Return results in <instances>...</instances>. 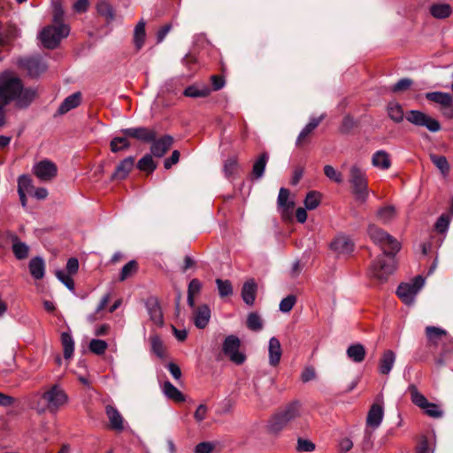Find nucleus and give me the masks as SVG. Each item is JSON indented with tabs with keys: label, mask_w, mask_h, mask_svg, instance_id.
Wrapping results in <instances>:
<instances>
[{
	"label": "nucleus",
	"mask_w": 453,
	"mask_h": 453,
	"mask_svg": "<svg viewBox=\"0 0 453 453\" xmlns=\"http://www.w3.org/2000/svg\"><path fill=\"white\" fill-rule=\"evenodd\" d=\"M384 417V409L381 404L374 403L371 406L366 417L365 435L371 436L381 424Z\"/></svg>",
	"instance_id": "nucleus-10"
},
{
	"label": "nucleus",
	"mask_w": 453,
	"mask_h": 453,
	"mask_svg": "<svg viewBox=\"0 0 453 453\" xmlns=\"http://www.w3.org/2000/svg\"><path fill=\"white\" fill-rule=\"evenodd\" d=\"M216 285L221 297H226L233 294V287L230 280L217 279Z\"/></svg>",
	"instance_id": "nucleus-47"
},
{
	"label": "nucleus",
	"mask_w": 453,
	"mask_h": 453,
	"mask_svg": "<svg viewBox=\"0 0 453 453\" xmlns=\"http://www.w3.org/2000/svg\"><path fill=\"white\" fill-rule=\"evenodd\" d=\"M429 12L434 18L443 19L451 15L452 8L446 3L434 4L430 6Z\"/></svg>",
	"instance_id": "nucleus-25"
},
{
	"label": "nucleus",
	"mask_w": 453,
	"mask_h": 453,
	"mask_svg": "<svg viewBox=\"0 0 453 453\" xmlns=\"http://www.w3.org/2000/svg\"><path fill=\"white\" fill-rule=\"evenodd\" d=\"M29 272L35 280H41L45 274V263L41 257H33L28 265Z\"/></svg>",
	"instance_id": "nucleus-23"
},
{
	"label": "nucleus",
	"mask_w": 453,
	"mask_h": 453,
	"mask_svg": "<svg viewBox=\"0 0 453 453\" xmlns=\"http://www.w3.org/2000/svg\"><path fill=\"white\" fill-rule=\"evenodd\" d=\"M173 139L170 135H164L158 140L152 141L150 147L151 154L157 157H162L171 148Z\"/></svg>",
	"instance_id": "nucleus-14"
},
{
	"label": "nucleus",
	"mask_w": 453,
	"mask_h": 453,
	"mask_svg": "<svg viewBox=\"0 0 453 453\" xmlns=\"http://www.w3.org/2000/svg\"><path fill=\"white\" fill-rule=\"evenodd\" d=\"M53 7V26H66L64 23V10L59 2L52 0Z\"/></svg>",
	"instance_id": "nucleus-42"
},
{
	"label": "nucleus",
	"mask_w": 453,
	"mask_h": 453,
	"mask_svg": "<svg viewBox=\"0 0 453 453\" xmlns=\"http://www.w3.org/2000/svg\"><path fill=\"white\" fill-rule=\"evenodd\" d=\"M296 449L298 451L311 452L315 449V444L309 440L299 438Z\"/></svg>",
	"instance_id": "nucleus-60"
},
{
	"label": "nucleus",
	"mask_w": 453,
	"mask_h": 453,
	"mask_svg": "<svg viewBox=\"0 0 453 453\" xmlns=\"http://www.w3.org/2000/svg\"><path fill=\"white\" fill-rule=\"evenodd\" d=\"M134 165V157L130 156L120 161L117 165L116 170L111 175L113 180H123L125 179L130 171L133 169Z\"/></svg>",
	"instance_id": "nucleus-20"
},
{
	"label": "nucleus",
	"mask_w": 453,
	"mask_h": 453,
	"mask_svg": "<svg viewBox=\"0 0 453 453\" xmlns=\"http://www.w3.org/2000/svg\"><path fill=\"white\" fill-rule=\"evenodd\" d=\"M426 334L429 342L437 343V341L447 334V332L437 326H428L426 327Z\"/></svg>",
	"instance_id": "nucleus-41"
},
{
	"label": "nucleus",
	"mask_w": 453,
	"mask_h": 453,
	"mask_svg": "<svg viewBox=\"0 0 453 453\" xmlns=\"http://www.w3.org/2000/svg\"><path fill=\"white\" fill-rule=\"evenodd\" d=\"M107 342L100 339H92L88 346L89 350L96 355H103L107 349Z\"/></svg>",
	"instance_id": "nucleus-48"
},
{
	"label": "nucleus",
	"mask_w": 453,
	"mask_h": 453,
	"mask_svg": "<svg viewBox=\"0 0 453 453\" xmlns=\"http://www.w3.org/2000/svg\"><path fill=\"white\" fill-rule=\"evenodd\" d=\"M372 165L380 170H388L391 166L389 154L384 150H377L372 157Z\"/></svg>",
	"instance_id": "nucleus-21"
},
{
	"label": "nucleus",
	"mask_w": 453,
	"mask_h": 453,
	"mask_svg": "<svg viewBox=\"0 0 453 453\" xmlns=\"http://www.w3.org/2000/svg\"><path fill=\"white\" fill-rule=\"evenodd\" d=\"M424 412L432 418H441L443 414L440 407L434 403H427L426 407L422 409Z\"/></svg>",
	"instance_id": "nucleus-58"
},
{
	"label": "nucleus",
	"mask_w": 453,
	"mask_h": 453,
	"mask_svg": "<svg viewBox=\"0 0 453 453\" xmlns=\"http://www.w3.org/2000/svg\"><path fill=\"white\" fill-rule=\"evenodd\" d=\"M368 234L371 240L378 245L383 252L370 265L368 275L370 278L382 283L388 279L389 275H391L396 268L395 257L400 250L401 244L394 236L375 225L369 226Z\"/></svg>",
	"instance_id": "nucleus-1"
},
{
	"label": "nucleus",
	"mask_w": 453,
	"mask_h": 453,
	"mask_svg": "<svg viewBox=\"0 0 453 453\" xmlns=\"http://www.w3.org/2000/svg\"><path fill=\"white\" fill-rule=\"evenodd\" d=\"M241 341L234 335L226 336L222 346L224 354L236 365H242L246 359L244 354L239 351Z\"/></svg>",
	"instance_id": "nucleus-8"
},
{
	"label": "nucleus",
	"mask_w": 453,
	"mask_h": 453,
	"mask_svg": "<svg viewBox=\"0 0 453 453\" xmlns=\"http://www.w3.org/2000/svg\"><path fill=\"white\" fill-rule=\"evenodd\" d=\"M430 159L443 174L448 173L449 165L444 156L432 154Z\"/></svg>",
	"instance_id": "nucleus-49"
},
{
	"label": "nucleus",
	"mask_w": 453,
	"mask_h": 453,
	"mask_svg": "<svg viewBox=\"0 0 453 453\" xmlns=\"http://www.w3.org/2000/svg\"><path fill=\"white\" fill-rule=\"evenodd\" d=\"M257 285L254 280L246 281L242 288V297L248 305H253L256 298Z\"/></svg>",
	"instance_id": "nucleus-26"
},
{
	"label": "nucleus",
	"mask_w": 453,
	"mask_h": 453,
	"mask_svg": "<svg viewBox=\"0 0 453 453\" xmlns=\"http://www.w3.org/2000/svg\"><path fill=\"white\" fill-rule=\"evenodd\" d=\"M79 270V261L75 257H71L66 263V271L68 274H75Z\"/></svg>",
	"instance_id": "nucleus-63"
},
{
	"label": "nucleus",
	"mask_w": 453,
	"mask_h": 453,
	"mask_svg": "<svg viewBox=\"0 0 453 453\" xmlns=\"http://www.w3.org/2000/svg\"><path fill=\"white\" fill-rule=\"evenodd\" d=\"M8 237L12 241V250L15 257L19 260L27 258L29 253L28 245L21 242L15 234L10 233Z\"/></svg>",
	"instance_id": "nucleus-17"
},
{
	"label": "nucleus",
	"mask_w": 453,
	"mask_h": 453,
	"mask_svg": "<svg viewBox=\"0 0 453 453\" xmlns=\"http://www.w3.org/2000/svg\"><path fill=\"white\" fill-rule=\"evenodd\" d=\"M145 21L142 19L137 23L134 30V43L136 50H139L142 48L145 42Z\"/></svg>",
	"instance_id": "nucleus-31"
},
{
	"label": "nucleus",
	"mask_w": 453,
	"mask_h": 453,
	"mask_svg": "<svg viewBox=\"0 0 453 453\" xmlns=\"http://www.w3.org/2000/svg\"><path fill=\"white\" fill-rule=\"evenodd\" d=\"M42 399L46 402L47 409L55 413L67 403L68 396L59 385H53L42 393Z\"/></svg>",
	"instance_id": "nucleus-6"
},
{
	"label": "nucleus",
	"mask_w": 453,
	"mask_h": 453,
	"mask_svg": "<svg viewBox=\"0 0 453 453\" xmlns=\"http://www.w3.org/2000/svg\"><path fill=\"white\" fill-rule=\"evenodd\" d=\"M424 284L425 279L418 275L411 282L400 284L397 288L396 294L404 303L411 305L414 303L415 297L423 288Z\"/></svg>",
	"instance_id": "nucleus-5"
},
{
	"label": "nucleus",
	"mask_w": 453,
	"mask_h": 453,
	"mask_svg": "<svg viewBox=\"0 0 453 453\" xmlns=\"http://www.w3.org/2000/svg\"><path fill=\"white\" fill-rule=\"evenodd\" d=\"M36 96V88H24L21 80L13 73L5 71L0 74V102L4 104L14 102L17 108L26 109Z\"/></svg>",
	"instance_id": "nucleus-2"
},
{
	"label": "nucleus",
	"mask_w": 453,
	"mask_h": 453,
	"mask_svg": "<svg viewBox=\"0 0 453 453\" xmlns=\"http://www.w3.org/2000/svg\"><path fill=\"white\" fill-rule=\"evenodd\" d=\"M211 319V310L208 305L203 304L194 311L193 321L197 328L203 329Z\"/></svg>",
	"instance_id": "nucleus-19"
},
{
	"label": "nucleus",
	"mask_w": 453,
	"mask_h": 453,
	"mask_svg": "<svg viewBox=\"0 0 453 453\" xmlns=\"http://www.w3.org/2000/svg\"><path fill=\"white\" fill-rule=\"evenodd\" d=\"M323 119L324 115L311 119L310 122L300 132L296 139V144H301L302 142L319 125Z\"/></svg>",
	"instance_id": "nucleus-32"
},
{
	"label": "nucleus",
	"mask_w": 453,
	"mask_h": 453,
	"mask_svg": "<svg viewBox=\"0 0 453 453\" xmlns=\"http://www.w3.org/2000/svg\"><path fill=\"white\" fill-rule=\"evenodd\" d=\"M288 422H287L278 412L270 419L268 430L271 434H278L288 426Z\"/></svg>",
	"instance_id": "nucleus-34"
},
{
	"label": "nucleus",
	"mask_w": 453,
	"mask_h": 453,
	"mask_svg": "<svg viewBox=\"0 0 453 453\" xmlns=\"http://www.w3.org/2000/svg\"><path fill=\"white\" fill-rule=\"evenodd\" d=\"M127 136L125 137H114L111 142V150L114 153L119 152L123 150H127L130 147V142L127 139Z\"/></svg>",
	"instance_id": "nucleus-44"
},
{
	"label": "nucleus",
	"mask_w": 453,
	"mask_h": 453,
	"mask_svg": "<svg viewBox=\"0 0 453 453\" xmlns=\"http://www.w3.org/2000/svg\"><path fill=\"white\" fill-rule=\"evenodd\" d=\"M211 92V89L206 85H191L185 88L183 94L188 97L198 98L206 97Z\"/></svg>",
	"instance_id": "nucleus-27"
},
{
	"label": "nucleus",
	"mask_w": 453,
	"mask_h": 453,
	"mask_svg": "<svg viewBox=\"0 0 453 453\" xmlns=\"http://www.w3.org/2000/svg\"><path fill=\"white\" fill-rule=\"evenodd\" d=\"M405 118L415 126L426 127L430 132H438L441 129V124L438 120L420 111L411 110L407 112Z\"/></svg>",
	"instance_id": "nucleus-7"
},
{
	"label": "nucleus",
	"mask_w": 453,
	"mask_h": 453,
	"mask_svg": "<svg viewBox=\"0 0 453 453\" xmlns=\"http://www.w3.org/2000/svg\"><path fill=\"white\" fill-rule=\"evenodd\" d=\"M247 326L252 331H260L263 328L260 316L256 312L250 313L247 318Z\"/></svg>",
	"instance_id": "nucleus-45"
},
{
	"label": "nucleus",
	"mask_w": 453,
	"mask_h": 453,
	"mask_svg": "<svg viewBox=\"0 0 453 453\" xmlns=\"http://www.w3.org/2000/svg\"><path fill=\"white\" fill-rule=\"evenodd\" d=\"M388 117L395 123H400L403 120L404 113L403 107L396 102H390L387 107Z\"/></svg>",
	"instance_id": "nucleus-35"
},
{
	"label": "nucleus",
	"mask_w": 453,
	"mask_h": 453,
	"mask_svg": "<svg viewBox=\"0 0 453 453\" xmlns=\"http://www.w3.org/2000/svg\"><path fill=\"white\" fill-rule=\"evenodd\" d=\"M201 288V282L197 279H193L188 284V294L195 296L200 292Z\"/></svg>",
	"instance_id": "nucleus-62"
},
{
	"label": "nucleus",
	"mask_w": 453,
	"mask_h": 453,
	"mask_svg": "<svg viewBox=\"0 0 453 453\" xmlns=\"http://www.w3.org/2000/svg\"><path fill=\"white\" fill-rule=\"evenodd\" d=\"M452 214H442L439 217L435 223V230L439 233L444 234L448 231L451 220Z\"/></svg>",
	"instance_id": "nucleus-50"
},
{
	"label": "nucleus",
	"mask_w": 453,
	"mask_h": 453,
	"mask_svg": "<svg viewBox=\"0 0 453 453\" xmlns=\"http://www.w3.org/2000/svg\"><path fill=\"white\" fill-rule=\"evenodd\" d=\"M268 158V154L265 152L255 161L252 167V174L255 178L260 179L263 177Z\"/></svg>",
	"instance_id": "nucleus-37"
},
{
	"label": "nucleus",
	"mask_w": 453,
	"mask_h": 453,
	"mask_svg": "<svg viewBox=\"0 0 453 453\" xmlns=\"http://www.w3.org/2000/svg\"><path fill=\"white\" fill-rule=\"evenodd\" d=\"M395 354L388 349V350H386L380 360V364H379V371L381 374H385V375H388L394 365H395Z\"/></svg>",
	"instance_id": "nucleus-22"
},
{
	"label": "nucleus",
	"mask_w": 453,
	"mask_h": 453,
	"mask_svg": "<svg viewBox=\"0 0 453 453\" xmlns=\"http://www.w3.org/2000/svg\"><path fill=\"white\" fill-rule=\"evenodd\" d=\"M81 101V94L80 92H75L69 96H67L63 103L60 104L58 111L59 114H65L69 111L76 108Z\"/></svg>",
	"instance_id": "nucleus-24"
},
{
	"label": "nucleus",
	"mask_w": 453,
	"mask_h": 453,
	"mask_svg": "<svg viewBox=\"0 0 453 453\" xmlns=\"http://www.w3.org/2000/svg\"><path fill=\"white\" fill-rule=\"evenodd\" d=\"M213 449V445L211 442H200L195 448V453H211Z\"/></svg>",
	"instance_id": "nucleus-64"
},
{
	"label": "nucleus",
	"mask_w": 453,
	"mask_h": 453,
	"mask_svg": "<svg viewBox=\"0 0 453 453\" xmlns=\"http://www.w3.org/2000/svg\"><path fill=\"white\" fill-rule=\"evenodd\" d=\"M32 172L41 181H50L57 176L58 167L52 161L43 159L34 165Z\"/></svg>",
	"instance_id": "nucleus-9"
},
{
	"label": "nucleus",
	"mask_w": 453,
	"mask_h": 453,
	"mask_svg": "<svg viewBox=\"0 0 453 453\" xmlns=\"http://www.w3.org/2000/svg\"><path fill=\"white\" fill-rule=\"evenodd\" d=\"M61 342L63 345L64 357L65 359L70 358L74 350V342L69 333H62Z\"/></svg>",
	"instance_id": "nucleus-38"
},
{
	"label": "nucleus",
	"mask_w": 453,
	"mask_h": 453,
	"mask_svg": "<svg viewBox=\"0 0 453 453\" xmlns=\"http://www.w3.org/2000/svg\"><path fill=\"white\" fill-rule=\"evenodd\" d=\"M238 167V162L236 157H229L225 161L224 173L227 178L233 176Z\"/></svg>",
	"instance_id": "nucleus-57"
},
{
	"label": "nucleus",
	"mask_w": 453,
	"mask_h": 453,
	"mask_svg": "<svg viewBox=\"0 0 453 453\" xmlns=\"http://www.w3.org/2000/svg\"><path fill=\"white\" fill-rule=\"evenodd\" d=\"M137 167L141 171L148 172L150 173L157 168V165L155 164L152 156L147 154L138 161Z\"/></svg>",
	"instance_id": "nucleus-43"
},
{
	"label": "nucleus",
	"mask_w": 453,
	"mask_h": 453,
	"mask_svg": "<svg viewBox=\"0 0 453 453\" xmlns=\"http://www.w3.org/2000/svg\"><path fill=\"white\" fill-rule=\"evenodd\" d=\"M282 355L281 345L276 337H272L268 342V361L271 366H277L280 364Z\"/></svg>",
	"instance_id": "nucleus-16"
},
{
	"label": "nucleus",
	"mask_w": 453,
	"mask_h": 453,
	"mask_svg": "<svg viewBox=\"0 0 453 453\" xmlns=\"http://www.w3.org/2000/svg\"><path fill=\"white\" fill-rule=\"evenodd\" d=\"M354 243L346 235H338L332 242L331 249L338 255L346 256L353 251Z\"/></svg>",
	"instance_id": "nucleus-13"
},
{
	"label": "nucleus",
	"mask_w": 453,
	"mask_h": 453,
	"mask_svg": "<svg viewBox=\"0 0 453 453\" xmlns=\"http://www.w3.org/2000/svg\"><path fill=\"white\" fill-rule=\"evenodd\" d=\"M426 98L429 101L434 102L441 106L449 104L452 103V96L449 93L445 92H428L426 94Z\"/></svg>",
	"instance_id": "nucleus-36"
},
{
	"label": "nucleus",
	"mask_w": 453,
	"mask_h": 453,
	"mask_svg": "<svg viewBox=\"0 0 453 453\" xmlns=\"http://www.w3.org/2000/svg\"><path fill=\"white\" fill-rule=\"evenodd\" d=\"M145 306L150 319L157 326H162L164 324L163 313L159 303L157 299L150 298L146 301Z\"/></svg>",
	"instance_id": "nucleus-15"
},
{
	"label": "nucleus",
	"mask_w": 453,
	"mask_h": 453,
	"mask_svg": "<svg viewBox=\"0 0 453 453\" xmlns=\"http://www.w3.org/2000/svg\"><path fill=\"white\" fill-rule=\"evenodd\" d=\"M56 277L59 281H61L69 290H74V282L71 277V274H67L62 270H58L56 272Z\"/></svg>",
	"instance_id": "nucleus-54"
},
{
	"label": "nucleus",
	"mask_w": 453,
	"mask_h": 453,
	"mask_svg": "<svg viewBox=\"0 0 453 453\" xmlns=\"http://www.w3.org/2000/svg\"><path fill=\"white\" fill-rule=\"evenodd\" d=\"M349 182L356 199L362 203L365 202L369 195L367 179L365 173L357 165L349 169Z\"/></svg>",
	"instance_id": "nucleus-4"
},
{
	"label": "nucleus",
	"mask_w": 453,
	"mask_h": 453,
	"mask_svg": "<svg viewBox=\"0 0 453 453\" xmlns=\"http://www.w3.org/2000/svg\"><path fill=\"white\" fill-rule=\"evenodd\" d=\"M346 353L348 357L355 363H361L365 357V347L360 343L350 345L347 349Z\"/></svg>",
	"instance_id": "nucleus-30"
},
{
	"label": "nucleus",
	"mask_w": 453,
	"mask_h": 453,
	"mask_svg": "<svg viewBox=\"0 0 453 453\" xmlns=\"http://www.w3.org/2000/svg\"><path fill=\"white\" fill-rule=\"evenodd\" d=\"M96 10L100 15L104 16L109 19H113L114 10L109 1L100 0L96 4Z\"/></svg>",
	"instance_id": "nucleus-40"
},
{
	"label": "nucleus",
	"mask_w": 453,
	"mask_h": 453,
	"mask_svg": "<svg viewBox=\"0 0 453 453\" xmlns=\"http://www.w3.org/2000/svg\"><path fill=\"white\" fill-rule=\"evenodd\" d=\"M412 84V81L409 78H403L398 81L392 88L393 92H401L408 89Z\"/></svg>",
	"instance_id": "nucleus-61"
},
{
	"label": "nucleus",
	"mask_w": 453,
	"mask_h": 453,
	"mask_svg": "<svg viewBox=\"0 0 453 453\" xmlns=\"http://www.w3.org/2000/svg\"><path fill=\"white\" fill-rule=\"evenodd\" d=\"M289 197V191L285 188H281L279 192L278 196V205L280 207H283L287 210L292 208L294 206V203L288 200Z\"/></svg>",
	"instance_id": "nucleus-52"
},
{
	"label": "nucleus",
	"mask_w": 453,
	"mask_h": 453,
	"mask_svg": "<svg viewBox=\"0 0 453 453\" xmlns=\"http://www.w3.org/2000/svg\"><path fill=\"white\" fill-rule=\"evenodd\" d=\"M396 215L395 207L393 205H386L377 211L376 218L383 224L391 222Z\"/></svg>",
	"instance_id": "nucleus-29"
},
{
	"label": "nucleus",
	"mask_w": 453,
	"mask_h": 453,
	"mask_svg": "<svg viewBox=\"0 0 453 453\" xmlns=\"http://www.w3.org/2000/svg\"><path fill=\"white\" fill-rule=\"evenodd\" d=\"M70 33L68 26L49 25L42 28L38 38L43 47L47 49H55L58 46L61 40L66 37Z\"/></svg>",
	"instance_id": "nucleus-3"
},
{
	"label": "nucleus",
	"mask_w": 453,
	"mask_h": 453,
	"mask_svg": "<svg viewBox=\"0 0 453 453\" xmlns=\"http://www.w3.org/2000/svg\"><path fill=\"white\" fill-rule=\"evenodd\" d=\"M163 392L165 396L175 402L180 403L185 401V397L182 393L173 386L170 381H165L163 385Z\"/></svg>",
	"instance_id": "nucleus-33"
},
{
	"label": "nucleus",
	"mask_w": 453,
	"mask_h": 453,
	"mask_svg": "<svg viewBox=\"0 0 453 453\" xmlns=\"http://www.w3.org/2000/svg\"><path fill=\"white\" fill-rule=\"evenodd\" d=\"M409 391L411 393V402L420 409H424L428 403L426 396L418 392L417 388L413 385L409 387Z\"/></svg>",
	"instance_id": "nucleus-39"
},
{
	"label": "nucleus",
	"mask_w": 453,
	"mask_h": 453,
	"mask_svg": "<svg viewBox=\"0 0 453 453\" xmlns=\"http://www.w3.org/2000/svg\"><path fill=\"white\" fill-rule=\"evenodd\" d=\"M22 65L31 76H38L47 69V65L40 58H27L22 61Z\"/></svg>",
	"instance_id": "nucleus-18"
},
{
	"label": "nucleus",
	"mask_w": 453,
	"mask_h": 453,
	"mask_svg": "<svg viewBox=\"0 0 453 453\" xmlns=\"http://www.w3.org/2000/svg\"><path fill=\"white\" fill-rule=\"evenodd\" d=\"M300 407L301 404L298 402H293L279 411V413L287 422L290 423L300 416Z\"/></svg>",
	"instance_id": "nucleus-28"
},
{
	"label": "nucleus",
	"mask_w": 453,
	"mask_h": 453,
	"mask_svg": "<svg viewBox=\"0 0 453 453\" xmlns=\"http://www.w3.org/2000/svg\"><path fill=\"white\" fill-rule=\"evenodd\" d=\"M137 271V264L134 260L127 263L121 269L119 280L123 281L132 276Z\"/></svg>",
	"instance_id": "nucleus-51"
},
{
	"label": "nucleus",
	"mask_w": 453,
	"mask_h": 453,
	"mask_svg": "<svg viewBox=\"0 0 453 453\" xmlns=\"http://www.w3.org/2000/svg\"><path fill=\"white\" fill-rule=\"evenodd\" d=\"M105 414L111 430L120 433L125 430L126 421L116 407L108 404L105 406Z\"/></svg>",
	"instance_id": "nucleus-12"
},
{
	"label": "nucleus",
	"mask_w": 453,
	"mask_h": 453,
	"mask_svg": "<svg viewBox=\"0 0 453 453\" xmlns=\"http://www.w3.org/2000/svg\"><path fill=\"white\" fill-rule=\"evenodd\" d=\"M320 203V194L316 191H311L304 199V205L307 210H314Z\"/></svg>",
	"instance_id": "nucleus-46"
},
{
	"label": "nucleus",
	"mask_w": 453,
	"mask_h": 453,
	"mask_svg": "<svg viewBox=\"0 0 453 453\" xmlns=\"http://www.w3.org/2000/svg\"><path fill=\"white\" fill-rule=\"evenodd\" d=\"M121 133L143 142H151L156 139V132L144 127H129L121 130Z\"/></svg>",
	"instance_id": "nucleus-11"
},
{
	"label": "nucleus",
	"mask_w": 453,
	"mask_h": 453,
	"mask_svg": "<svg viewBox=\"0 0 453 453\" xmlns=\"http://www.w3.org/2000/svg\"><path fill=\"white\" fill-rule=\"evenodd\" d=\"M33 188L32 180L28 175L22 174L18 179V190L28 192Z\"/></svg>",
	"instance_id": "nucleus-59"
},
{
	"label": "nucleus",
	"mask_w": 453,
	"mask_h": 453,
	"mask_svg": "<svg viewBox=\"0 0 453 453\" xmlns=\"http://www.w3.org/2000/svg\"><path fill=\"white\" fill-rule=\"evenodd\" d=\"M324 173L328 179L334 180L336 183H342L343 180L342 174L335 170L332 165H325Z\"/></svg>",
	"instance_id": "nucleus-55"
},
{
	"label": "nucleus",
	"mask_w": 453,
	"mask_h": 453,
	"mask_svg": "<svg viewBox=\"0 0 453 453\" xmlns=\"http://www.w3.org/2000/svg\"><path fill=\"white\" fill-rule=\"evenodd\" d=\"M150 343L152 351L159 357L164 356L163 342L158 335H152L150 337Z\"/></svg>",
	"instance_id": "nucleus-56"
},
{
	"label": "nucleus",
	"mask_w": 453,
	"mask_h": 453,
	"mask_svg": "<svg viewBox=\"0 0 453 453\" xmlns=\"http://www.w3.org/2000/svg\"><path fill=\"white\" fill-rule=\"evenodd\" d=\"M296 303V297L294 295H289L283 298L280 303L279 309L283 313L289 312Z\"/></svg>",
	"instance_id": "nucleus-53"
}]
</instances>
